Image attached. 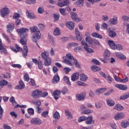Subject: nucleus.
<instances>
[{
  "mask_svg": "<svg viewBox=\"0 0 129 129\" xmlns=\"http://www.w3.org/2000/svg\"><path fill=\"white\" fill-rule=\"evenodd\" d=\"M73 61L77 68H79V67H80V63H79V62L76 59H75Z\"/></svg>",
  "mask_w": 129,
  "mask_h": 129,
  "instance_id": "4d7b16f0",
  "label": "nucleus"
},
{
  "mask_svg": "<svg viewBox=\"0 0 129 129\" xmlns=\"http://www.w3.org/2000/svg\"><path fill=\"white\" fill-rule=\"evenodd\" d=\"M117 19V16L114 15L113 18H111L109 20V23L111 25H117L118 22Z\"/></svg>",
  "mask_w": 129,
  "mask_h": 129,
  "instance_id": "1a4fd4ad",
  "label": "nucleus"
},
{
  "mask_svg": "<svg viewBox=\"0 0 129 129\" xmlns=\"http://www.w3.org/2000/svg\"><path fill=\"white\" fill-rule=\"evenodd\" d=\"M92 62L93 63H94V64H95L96 65H100V62H99V61H98V60L96 59H93L92 60Z\"/></svg>",
  "mask_w": 129,
  "mask_h": 129,
  "instance_id": "052dcab7",
  "label": "nucleus"
},
{
  "mask_svg": "<svg viewBox=\"0 0 129 129\" xmlns=\"http://www.w3.org/2000/svg\"><path fill=\"white\" fill-rule=\"evenodd\" d=\"M105 91H106V89L101 88L97 89L96 91V93L97 95H99V94H101L102 93H103V92H105Z\"/></svg>",
  "mask_w": 129,
  "mask_h": 129,
  "instance_id": "2f4dec72",
  "label": "nucleus"
},
{
  "mask_svg": "<svg viewBox=\"0 0 129 129\" xmlns=\"http://www.w3.org/2000/svg\"><path fill=\"white\" fill-rule=\"evenodd\" d=\"M75 31H76L77 40L78 41H81L82 40V35L80 34V32L78 31V28H76Z\"/></svg>",
  "mask_w": 129,
  "mask_h": 129,
  "instance_id": "f3484780",
  "label": "nucleus"
},
{
  "mask_svg": "<svg viewBox=\"0 0 129 129\" xmlns=\"http://www.w3.org/2000/svg\"><path fill=\"white\" fill-rule=\"evenodd\" d=\"M25 88V84L23 82L22 80L19 81V84L16 86L17 89H24Z\"/></svg>",
  "mask_w": 129,
  "mask_h": 129,
  "instance_id": "a211bd4d",
  "label": "nucleus"
},
{
  "mask_svg": "<svg viewBox=\"0 0 129 129\" xmlns=\"http://www.w3.org/2000/svg\"><path fill=\"white\" fill-rule=\"evenodd\" d=\"M121 124L122 127H123V128L127 127V125H128V123L127 121H126V122H124V121H122Z\"/></svg>",
  "mask_w": 129,
  "mask_h": 129,
  "instance_id": "37998d69",
  "label": "nucleus"
},
{
  "mask_svg": "<svg viewBox=\"0 0 129 129\" xmlns=\"http://www.w3.org/2000/svg\"><path fill=\"white\" fill-rule=\"evenodd\" d=\"M27 111L29 115H34V109H33L32 108H30L28 109Z\"/></svg>",
  "mask_w": 129,
  "mask_h": 129,
  "instance_id": "a18cd8bd",
  "label": "nucleus"
},
{
  "mask_svg": "<svg viewBox=\"0 0 129 129\" xmlns=\"http://www.w3.org/2000/svg\"><path fill=\"white\" fill-rule=\"evenodd\" d=\"M41 57L42 60H45V59H47L49 57V52L47 51H44L43 52L41 53Z\"/></svg>",
  "mask_w": 129,
  "mask_h": 129,
  "instance_id": "ddd939ff",
  "label": "nucleus"
},
{
  "mask_svg": "<svg viewBox=\"0 0 129 129\" xmlns=\"http://www.w3.org/2000/svg\"><path fill=\"white\" fill-rule=\"evenodd\" d=\"M26 15L29 18V19H31V20L34 19L35 18V15L33 14V13H30V12L27 11Z\"/></svg>",
  "mask_w": 129,
  "mask_h": 129,
  "instance_id": "c9c22d12",
  "label": "nucleus"
},
{
  "mask_svg": "<svg viewBox=\"0 0 129 129\" xmlns=\"http://www.w3.org/2000/svg\"><path fill=\"white\" fill-rule=\"evenodd\" d=\"M85 41L87 43H88L89 45H92V44H93V40L91 39V37H86Z\"/></svg>",
  "mask_w": 129,
  "mask_h": 129,
  "instance_id": "473e14b6",
  "label": "nucleus"
},
{
  "mask_svg": "<svg viewBox=\"0 0 129 129\" xmlns=\"http://www.w3.org/2000/svg\"><path fill=\"white\" fill-rule=\"evenodd\" d=\"M8 85V81L3 80L0 81V86H6Z\"/></svg>",
  "mask_w": 129,
  "mask_h": 129,
  "instance_id": "c03bdc74",
  "label": "nucleus"
},
{
  "mask_svg": "<svg viewBox=\"0 0 129 129\" xmlns=\"http://www.w3.org/2000/svg\"><path fill=\"white\" fill-rule=\"evenodd\" d=\"M113 108L114 109H116V110H118V111H120L123 109L124 107L120 104H117L115 105Z\"/></svg>",
  "mask_w": 129,
  "mask_h": 129,
  "instance_id": "412c9836",
  "label": "nucleus"
},
{
  "mask_svg": "<svg viewBox=\"0 0 129 129\" xmlns=\"http://www.w3.org/2000/svg\"><path fill=\"white\" fill-rule=\"evenodd\" d=\"M122 19L123 21H124L126 23H128L129 22V17H127V16H123L122 17Z\"/></svg>",
  "mask_w": 129,
  "mask_h": 129,
  "instance_id": "6e6d98bb",
  "label": "nucleus"
},
{
  "mask_svg": "<svg viewBox=\"0 0 129 129\" xmlns=\"http://www.w3.org/2000/svg\"><path fill=\"white\" fill-rule=\"evenodd\" d=\"M31 102L34 104V105H36V106H37V107H40L41 106V101L40 100H37L36 101H34V100H32Z\"/></svg>",
  "mask_w": 129,
  "mask_h": 129,
  "instance_id": "f704fd0d",
  "label": "nucleus"
},
{
  "mask_svg": "<svg viewBox=\"0 0 129 129\" xmlns=\"http://www.w3.org/2000/svg\"><path fill=\"white\" fill-rule=\"evenodd\" d=\"M109 56H110V52H109V50H106L104 53L105 60H106L107 61L108 60H109V59L108 58L109 57Z\"/></svg>",
  "mask_w": 129,
  "mask_h": 129,
  "instance_id": "bb28decb",
  "label": "nucleus"
},
{
  "mask_svg": "<svg viewBox=\"0 0 129 129\" xmlns=\"http://www.w3.org/2000/svg\"><path fill=\"white\" fill-rule=\"evenodd\" d=\"M17 32L19 33L21 38H26L28 36V32H29V29L27 28H21L17 30Z\"/></svg>",
  "mask_w": 129,
  "mask_h": 129,
  "instance_id": "7ed1b4c3",
  "label": "nucleus"
},
{
  "mask_svg": "<svg viewBox=\"0 0 129 129\" xmlns=\"http://www.w3.org/2000/svg\"><path fill=\"white\" fill-rule=\"evenodd\" d=\"M82 50H83V48L81 46L76 47L74 49L75 52H79V51H82Z\"/></svg>",
  "mask_w": 129,
  "mask_h": 129,
  "instance_id": "13d9d810",
  "label": "nucleus"
},
{
  "mask_svg": "<svg viewBox=\"0 0 129 129\" xmlns=\"http://www.w3.org/2000/svg\"><path fill=\"white\" fill-rule=\"evenodd\" d=\"M87 117L86 116H81L79 118L78 122H81L82 121H85V120H86Z\"/></svg>",
  "mask_w": 129,
  "mask_h": 129,
  "instance_id": "de8ad7c7",
  "label": "nucleus"
},
{
  "mask_svg": "<svg viewBox=\"0 0 129 129\" xmlns=\"http://www.w3.org/2000/svg\"><path fill=\"white\" fill-rule=\"evenodd\" d=\"M26 3L28 5H34L36 4V0H27Z\"/></svg>",
  "mask_w": 129,
  "mask_h": 129,
  "instance_id": "3c124183",
  "label": "nucleus"
},
{
  "mask_svg": "<svg viewBox=\"0 0 129 129\" xmlns=\"http://www.w3.org/2000/svg\"><path fill=\"white\" fill-rule=\"evenodd\" d=\"M1 54H4V55H8L9 53L8 52V50H7V49L4 48L3 49H2L0 50Z\"/></svg>",
  "mask_w": 129,
  "mask_h": 129,
  "instance_id": "5fc2aeb1",
  "label": "nucleus"
},
{
  "mask_svg": "<svg viewBox=\"0 0 129 129\" xmlns=\"http://www.w3.org/2000/svg\"><path fill=\"white\" fill-rule=\"evenodd\" d=\"M86 124H94V120H93V117L92 116H88L87 117V119L86 120Z\"/></svg>",
  "mask_w": 129,
  "mask_h": 129,
  "instance_id": "9d476101",
  "label": "nucleus"
},
{
  "mask_svg": "<svg viewBox=\"0 0 129 129\" xmlns=\"http://www.w3.org/2000/svg\"><path fill=\"white\" fill-rule=\"evenodd\" d=\"M65 114L67 116H68V119H72V118H73L72 114L71 113V112L69 111V110H65Z\"/></svg>",
  "mask_w": 129,
  "mask_h": 129,
  "instance_id": "a878e982",
  "label": "nucleus"
},
{
  "mask_svg": "<svg viewBox=\"0 0 129 129\" xmlns=\"http://www.w3.org/2000/svg\"><path fill=\"white\" fill-rule=\"evenodd\" d=\"M87 76L82 74L81 75H80V80L81 81H86V80H87Z\"/></svg>",
  "mask_w": 129,
  "mask_h": 129,
  "instance_id": "e433bc0d",
  "label": "nucleus"
},
{
  "mask_svg": "<svg viewBox=\"0 0 129 129\" xmlns=\"http://www.w3.org/2000/svg\"><path fill=\"white\" fill-rule=\"evenodd\" d=\"M23 56L24 57V58H26V57H27V55H28V46H27V45H24L23 46Z\"/></svg>",
  "mask_w": 129,
  "mask_h": 129,
  "instance_id": "cd10ccee",
  "label": "nucleus"
},
{
  "mask_svg": "<svg viewBox=\"0 0 129 129\" xmlns=\"http://www.w3.org/2000/svg\"><path fill=\"white\" fill-rule=\"evenodd\" d=\"M31 95L33 98H39L42 95V91L36 90L32 92Z\"/></svg>",
  "mask_w": 129,
  "mask_h": 129,
  "instance_id": "0eeeda50",
  "label": "nucleus"
},
{
  "mask_svg": "<svg viewBox=\"0 0 129 129\" xmlns=\"http://www.w3.org/2000/svg\"><path fill=\"white\" fill-rule=\"evenodd\" d=\"M15 28V24L14 23H9L7 25V33H11V32H13Z\"/></svg>",
  "mask_w": 129,
  "mask_h": 129,
  "instance_id": "6e6552de",
  "label": "nucleus"
},
{
  "mask_svg": "<svg viewBox=\"0 0 129 129\" xmlns=\"http://www.w3.org/2000/svg\"><path fill=\"white\" fill-rule=\"evenodd\" d=\"M10 101L13 103V104H17V102H16V100H15V97L12 96L10 98Z\"/></svg>",
  "mask_w": 129,
  "mask_h": 129,
  "instance_id": "e2e57ef3",
  "label": "nucleus"
},
{
  "mask_svg": "<svg viewBox=\"0 0 129 129\" xmlns=\"http://www.w3.org/2000/svg\"><path fill=\"white\" fill-rule=\"evenodd\" d=\"M71 18L73 21H75V22H79V18H78V16H77V14L74 12L71 13Z\"/></svg>",
  "mask_w": 129,
  "mask_h": 129,
  "instance_id": "9b49d317",
  "label": "nucleus"
},
{
  "mask_svg": "<svg viewBox=\"0 0 129 129\" xmlns=\"http://www.w3.org/2000/svg\"><path fill=\"white\" fill-rule=\"evenodd\" d=\"M10 14V9L7 7L2 8L1 10V15L3 18H5Z\"/></svg>",
  "mask_w": 129,
  "mask_h": 129,
  "instance_id": "39448f33",
  "label": "nucleus"
},
{
  "mask_svg": "<svg viewBox=\"0 0 129 129\" xmlns=\"http://www.w3.org/2000/svg\"><path fill=\"white\" fill-rule=\"evenodd\" d=\"M53 117L54 119H55L56 120L60 119V113H59L57 111H55L53 114Z\"/></svg>",
  "mask_w": 129,
  "mask_h": 129,
  "instance_id": "c756f323",
  "label": "nucleus"
},
{
  "mask_svg": "<svg viewBox=\"0 0 129 129\" xmlns=\"http://www.w3.org/2000/svg\"><path fill=\"white\" fill-rule=\"evenodd\" d=\"M48 114H49V111H48L42 112L41 113V115L43 117H47V116H48Z\"/></svg>",
  "mask_w": 129,
  "mask_h": 129,
  "instance_id": "bf43d9fd",
  "label": "nucleus"
},
{
  "mask_svg": "<svg viewBox=\"0 0 129 129\" xmlns=\"http://www.w3.org/2000/svg\"><path fill=\"white\" fill-rule=\"evenodd\" d=\"M108 45L110 47L111 49H115V43L112 40L108 41Z\"/></svg>",
  "mask_w": 129,
  "mask_h": 129,
  "instance_id": "5701e85b",
  "label": "nucleus"
},
{
  "mask_svg": "<svg viewBox=\"0 0 129 129\" xmlns=\"http://www.w3.org/2000/svg\"><path fill=\"white\" fill-rule=\"evenodd\" d=\"M59 11L62 16H65V15H66V10L65 9L60 8Z\"/></svg>",
  "mask_w": 129,
  "mask_h": 129,
  "instance_id": "49530a36",
  "label": "nucleus"
},
{
  "mask_svg": "<svg viewBox=\"0 0 129 129\" xmlns=\"http://www.w3.org/2000/svg\"><path fill=\"white\" fill-rule=\"evenodd\" d=\"M38 14H43L44 13V8L39 7L38 9Z\"/></svg>",
  "mask_w": 129,
  "mask_h": 129,
  "instance_id": "774afa93",
  "label": "nucleus"
},
{
  "mask_svg": "<svg viewBox=\"0 0 129 129\" xmlns=\"http://www.w3.org/2000/svg\"><path fill=\"white\" fill-rule=\"evenodd\" d=\"M60 92H61L63 95L67 93V92H68V89L67 88V87H63L62 90L60 91Z\"/></svg>",
  "mask_w": 129,
  "mask_h": 129,
  "instance_id": "603ef678",
  "label": "nucleus"
},
{
  "mask_svg": "<svg viewBox=\"0 0 129 129\" xmlns=\"http://www.w3.org/2000/svg\"><path fill=\"white\" fill-rule=\"evenodd\" d=\"M83 114H89V113H91V110L87 109L82 112Z\"/></svg>",
  "mask_w": 129,
  "mask_h": 129,
  "instance_id": "864d4df0",
  "label": "nucleus"
},
{
  "mask_svg": "<svg viewBox=\"0 0 129 129\" xmlns=\"http://www.w3.org/2000/svg\"><path fill=\"white\" fill-rule=\"evenodd\" d=\"M63 80L65 82V83H67V84H68V85L71 86V82H70V81L69 80V77H68L67 76H65L63 77Z\"/></svg>",
  "mask_w": 129,
  "mask_h": 129,
  "instance_id": "7c9ffc66",
  "label": "nucleus"
},
{
  "mask_svg": "<svg viewBox=\"0 0 129 129\" xmlns=\"http://www.w3.org/2000/svg\"><path fill=\"white\" fill-rule=\"evenodd\" d=\"M129 97V93L126 92L124 93L122 95L120 96V100H125V99H127Z\"/></svg>",
  "mask_w": 129,
  "mask_h": 129,
  "instance_id": "4be33fe9",
  "label": "nucleus"
},
{
  "mask_svg": "<svg viewBox=\"0 0 129 129\" xmlns=\"http://www.w3.org/2000/svg\"><path fill=\"white\" fill-rule=\"evenodd\" d=\"M125 117V114L123 112H119L115 115L114 118L115 120H119Z\"/></svg>",
  "mask_w": 129,
  "mask_h": 129,
  "instance_id": "423d86ee",
  "label": "nucleus"
},
{
  "mask_svg": "<svg viewBox=\"0 0 129 129\" xmlns=\"http://www.w3.org/2000/svg\"><path fill=\"white\" fill-rule=\"evenodd\" d=\"M48 38L49 39V42L51 43V44H52V45H54V44H55V40L54 39V38H53V36L49 34Z\"/></svg>",
  "mask_w": 129,
  "mask_h": 129,
  "instance_id": "58836bf2",
  "label": "nucleus"
},
{
  "mask_svg": "<svg viewBox=\"0 0 129 129\" xmlns=\"http://www.w3.org/2000/svg\"><path fill=\"white\" fill-rule=\"evenodd\" d=\"M61 94V91L56 90L53 92V97L55 100L59 99V95Z\"/></svg>",
  "mask_w": 129,
  "mask_h": 129,
  "instance_id": "dca6fc26",
  "label": "nucleus"
},
{
  "mask_svg": "<svg viewBox=\"0 0 129 129\" xmlns=\"http://www.w3.org/2000/svg\"><path fill=\"white\" fill-rule=\"evenodd\" d=\"M43 60L44 66H50L52 63V59H51V57H48L47 58L43 59Z\"/></svg>",
  "mask_w": 129,
  "mask_h": 129,
  "instance_id": "2eb2a0df",
  "label": "nucleus"
},
{
  "mask_svg": "<svg viewBox=\"0 0 129 129\" xmlns=\"http://www.w3.org/2000/svg\"><path fill=\"white\" fill-rule=\"evenodd\" d=\"M31 33H34V35L32 37V40L33 42H35L37 46H39V44L37 43V41L39 39H41V33H40V30L36 26H34L32 28H30Z\"/></svg>",
  "mask_w": 129,
  "mask_h": 129,
  "instance_id": "f257e3e1",
  "label": "nucleus"
},
{
  "mask_svg": "<svg viewBox=\"0 0 129 129\" xmlns=\"http://www.w3.org/2000/svg\"><path fill=\"white\" fill-rule=\"evenodd\" d=\"M115 87L116 88H118L120 90H126L127 89V87L126 85H120V84H116Z\"/></svg>",
  "mask_w": 129,
  "mask_h": 129,
  "instance_id": "6ab92c4d",
  "label": "nucleus"
},
{
  "mask_svg": "<svg viewBox=\"0 0 129 129\" xmlns=\"http://www.w3.org/2000/svg\"><path fill=\"white\" fill-rule=\"evenodd\" d=\"M35 109L37 113H41V112H42V108L40 107H36Z\"/></svg>",
  "mask_w": 129,
  "mask_h": 129,
  "instance_id": "338daca9",
  "label": "nucleus"
},
{
  "mask_svg": "<svg viewBox=\"0 0 129 129\" xmlns=\"http://www.w3.org/2000/svg\"><path fill=\"white\" fill-rule=\"evenodd\" d=\"M106 102H107V105H108V106H113L114 104H115L114 101L112 100H110L109 99H107Z\"/></svg>",
  "mask_w": 129,
  "mask_h": 129,
  "instance_id": "c85d7f7f",
  "label": "nucleus"
},
{
  "mask_svg": "<svg viewBox=\"0 0 129 129\" xmlns=\"http://www.w3.org/2000/svg\"><path fill=\"white\" fill-rule=\"evenodd\" d=\"M38 28L41 31H43L45 29V26L43 24H38Z\"/></svg>",
  "mask_w": 129,
  "mask_h": 129,
  "instance_id": "69168bd1",
  "label": "nucleus"
},
{
  "mask_svg": "<svg viewBox=\"0 0 129 129\" xmlns=\"http://www.w3.org/2000/svg\"><path fill=\"white\" fill-rule=\"evenodd\" d=\"M38 67L40 70H42L43 69V61L42 60H38V62L37 63Z\"/></svg>",
  "mask_w": 129,
  "mask_h": 129,
  "instance_id": "a19ab883",
  "label": "nucleus"
},
{
  "mask_svg": "<svg viewBox=\"0 0 129 129\" xmlns=\"http://www.w3.org/2000/svg\"><path fill=\"white\" fill-rule=\"evenodd\" d=\"M115 36H116V33L114 31H110L109 32V36L110 37V38H114Z\"/></svg>",
  "mask_w": 129,
  "mask_h": 129,
  "instance_id": "4c0bfd02",
  "label": "nucleus"
},
{
  "mask_svg": "<svg viewBox=\"0 0 129 129\" xmlns=\"http://www.w3.org/2000/svg\"><path fill=\"white\" fill-rule=\"evenodd\" d=\"M60 18V15L58 14H54V22H57L59 18Z\"/></svg>",
  "mask_w": 129,
  "mask_h": 129,
  "instance_id": "680f3d73",
  "label": "nucleus"
},
{
  "mask_svg": "<svg viewBox=\"0 0 129 129\" xmlns=\"http://www.w3.org/2000/svg\"><path fill=\"white\" fill-rule=\"evenodd\" d=\"M84 49L85 50H86V51H87V52H88V53H94V51L91 48H89L88 47H84Z\"/></svg>",
  "mask_w": 129,
  "mask_h": 129,
  "instance_id": "09e8293b",
  "label": "nucleus"
},
{
  "mask_svg": "<svg viewBox=\"0 0 129 129\" xmlns=\"http://www.w3.org/2000/svg\"><path fill=\"white\" fill-rule=\"evenodd\" d=\"M62 58V63H65V64H67V65H69V66H73V60L75 58H74V57H73L71 54H67L66 56H63Z\"/></svg>",
  "mask_w": 129,
  "mask_h": 129,
  "instance_id": "f03ea898",
  "label": "nucleus"
},
{
  "mask_svg": "<svg viewBox=\"0 0 129 129\" xmlns=\"http://www.w3.org/2000/svg\"><path fill=\"white\" fill-rule=\"evenodd\" d=\"M66 26L68 29H69V30H73L75 27V25H74V23H73V22L70 21L67 22Z\"/></svg>",
  "mask_w": 129,
  "mask_h": 129,
  "instance_id": "4468645a",
  "label": "nucleus"
},
{
  "mask_svg": "<svg viewBox=\"0 0 129 129\" xmlns=\"http://www.w3.org/2000/svg\"><path fill=\"white\" fill-rule=\"evenodd\" d=\"M30 123L34 125H40V124H42V120L37 117L33 118L31 120Z\"/></svg>",
  "mask_w": 129,
  "mask_h": 129,
  "instance_id": "20e7f679",
  "label": "nucleus"
},
{
  "mask_svg": "<svg viewBox=\"0 0 129 129\" xmlns=\"http://www.w3.org/2000/svg\"><path fill=\"white\" fill-rule=\"evenodd\" d=\"M59 81H60V77H59V76L58 75H55L53 77L52 83H54V84H56L58 83Z\"/></svg>",
  "mask_w": 129,
  "mask_h": 129,
  "instance_id": "aec40b11",
  "label": "nucleus"
},
{
  "mask_svg": "<svg viewBox=\"0 0 129 129\" xmlns=\"http://www.w3.org/2000/svg\"><path fill=\"white\" fill-rule=\"evenodd\" d=\"M91 69L94 72H96V71H100V69L96 66H93L91 68Z\"/></svg>",
  "mask_w": 129,
  "mask_h": 129,
  "instance_id": "ea45409f",
  "label": "nucleus"
},
{
  "mask_svg": "<svg viewBox=\"0 0 129 129\" xmlns=\"http://www.w3.org/2000/svg\"><path fill=\"white\" fill-rule=\"evenodd\" d=\"M79 78V73H75L71 76L72 81H77Z\"/></svg>",
  "mask_w": 129,
  "mask_h": 129,
  "instance_id": "f8f14e48",
  "label": "nucleus"
},
{
  "mask_svg": "<svg viewBox=\"0 0 129 129\" xmlns=\"http://www.w3.org/2000/svg\"><path fill=\"white\" fill-rule=\"evenodd\" d=\"M115 54L116 57H118V58H120L121 60H125V59H126L125 55L121 54L120 52H116Z\"/></svg>",
  "mask_w": 129,
  "mask_h": 129,
  "instance_id": "393cba45",
  "label": "nucleus"
},
{
  "mask_svg": "<svg viewBox=\"0 0 129 129\" xmlns=\"http://www.w3.org/2000/svg\"><path fill=\"white\" fill-rule=\"evenodd\" d=\"M76 97L79 101H81V100H84L85 99V95H83V94H77Z\"/></svg>",
  "mask_w": 129,
  "mask_h": 129,
  "instance_id": "b1692460",
  "label": "nucleus"
},
{
  "mask_svg": "<svg viewBox=\"0 0 129 129\" xmlns=\"http://www.w3.org/2000/svg\"><path fill=\"white\" fill-rule=\"evenodd\" d=\"M60 34L61 31H60V29L58 28H56L53 32V35H54V36H59Z\"/></svg>",
  "mask_w": 129,
  "mask_h": 129,
  "instance_id": "72a5a7b5",
  "label": "nucleus"
},
{
  "mask_svg": "<svg viewBox=\"0 0 129 129\" xmlns=\"http://www.w3.org/2000/svg\"><path fill=\"white\" fill-rule=\"evenodd\" d=\"M115 49L119 50H122V46H121L120 44H116L115 45Z\"/></svg>",
  "mask_w": 129,
  "mask_h": 129,
  "instance_id": "0e129e2a",
  "label": "nucleus"
},
{
  "mask_svg": "<svg viewBox=\"0 0 129 129\" xmlns=\"http://www.w3.org/2000/svg\"><path fill=\"white\" fill-rule=\"evenodd\" d=\"M2 36L3 38H5V39L7 40L8 43H11V40L10 39V38H9V36H8L6 34H2Z\"/></svg>",
  "mask_w": 129,
  "mask_h": 129,
  "instance_id": "8fccbe9b",
  "label": "nucleus"
},
{
  "mask_svg": "<svg viewBox=\"0 0 129 129\" xmlns=\"http://www.w3.org/2000/svg\"><path fill=\"white\" fill-rule=\"evenodd\" d=\"M20 43L22 45H26L27 44V38L26 37H21Z\"/></svg>",
  "mask_w": 129,
  "mask_h": 129,
  "instance_id": "79ce46f5",
  "label": "nucleus"
}]
</instances>
